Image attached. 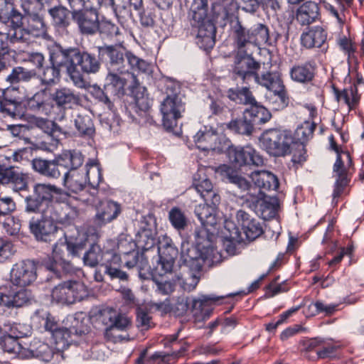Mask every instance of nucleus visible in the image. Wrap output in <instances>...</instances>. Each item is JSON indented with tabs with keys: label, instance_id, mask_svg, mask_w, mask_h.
<instances>
[{
	"label": "nucleus",
	"instance_id": "1",
	"mask_svg": "<svg viewBox=\"0 0 364 364\" xmlns=\"http://www.w3.org/2000/svg\"><path fill=\"white\" fill-rule=\"evenodd\" d=\"M61 193L62 190L55 185L38 183L33 186L32 193L24 199V212L41 215L39 218H32L29 221L30 231L38 241L50 242L55 239L58 228L48 213L53 209L54 196Z\"/></svg>",
	"mask_w": 364,
	"mask_h": 364
},
{
	"label": "nucleus",
	"instance_id": "2",
	"mask_svg": "<svg viewBox=\"0 0 364 364\" xmlns=\"http://www.w3.org/2000/svg\"><path fill=\"white\" fill-rule=\"evenodd\" d=\"M23 14L17 9L11 10L8 20L2 23H10L13 32L10 36L18 43H28L33 38H45L48 35V28L42 8L31 0H23L21 3Z\"/></svg>",
	"mask_w": 364,
	"mask_h": 364
},
{
	"label": "nucleus",
	"instance_id": "3",
	"mask_svg": "<svg viewBox=\"0 0 364 364\" xmlns=\"http://www.w3.org/2000/svg\"><path fill=\"white\" fill-rule=\"evenodd\" d=\"M59 56L62 57L61 64L65 65L70 79L78 88H85L87 85L82 73L96 74L101 68V62L95 54L78 48L61 49Z\"/></svg>",
	"mask_w": 364,
	"mask_h": 364
},
{
	"label": "nucleus",
	"instance_id": "4",
	"mask_svg": "<svg viewBox=\"0 0 364 364\" xmlns=\"http://www.w3.org/2000/svg\"><path fill=\"white\" fill-rule=\"evenodd\" d=\"M194 235L196 246L187 241L181 243V257L187 266L200 270L205 262H218V252L213 247V234H209L205 229H196Z\"/></svg>",
	"mask_w": 364,
	"mask_h": 364
},
{
	"label": "nucleus",
	"instance_id": "5",
	"mask_svg": "<svg viewBox=\"0 0 364 364\" xmlns=\"http://www.w3.org/2000/svg\"><path fill=\"white\" fill-rule=\"evenodd\" d=\"M98 57L103 58L107 56V68L108 71L125 72L128 66L134 70L146 73L150 70V65L132 53L126 51L125 48L117 45L97 47Z\"/></svg>",
	"mask_w": 364,
	"mask_h": 364
},
{
	"label": "nucleus",
	"instance_id": "6",
	"mask_svg": "<svg viewBox=\"0 0 364 364\" xmlns=\"http://www.w3.org/2000/svg\"><path fill=\"white\" fill-rule=\"evenodd\" d=\"M84 157L75 150H68L62 152L52 160L36 158L31 164L34 171L50 179H58L63 171L68 167L82 166Z\"/></svg>",
	"mask_w": 364,
	"mask_h": 364
},
{
	"label": "nucleus",
	"instance_id": "7",
	"mask_svg": "<svg viewBox=\"0 0 364 364\" xmlns=\"http://www.w3.org/2000/svg\"><path fill=\"white\" fill-rule=\"evenodd\" d=\"M83 170H78L81 166L68 167L64 173V186L73 193L83 191L87 181L92 187L93 192L102 181V177L100 168L95 164H87Z\"/></svg>",
	"mask_w": 364,
	"mask_h": 364
},
{
	"label": "nucleus",
	"instance_id": "8",
	"mask_svg": "<svg viewBox=\"0 0 364 364\" xmlns=\"http://www.w3.org/2000/svg\"><path fill=\"white\" fill-rule=\"evenodd\" d=\"M259 141L268 154L282 157L291 154L294 138L287 131L270 129L262 133Z\"/></svg>",
	"mask_w": 364,
	"mask_h": 364
},
{
	"label": "nucleus",
	"instance_id": "9",
	"mask_svg": "<svg viewBox=\"0 0 364 364\" xmlns=\"http://www.w3.org/2000/svg\"><path fill=\"white\" fill-rule=\"evenodd\" d=\"M98 319L106 326L105 337L114 343L129 338L117 334L116 331H126L132 325L131 320L112 307H103L99 311Z\"/></svg>",
	"mask_w": 364,
	"mask_h": 364
},
{
	"label": "nucleus",
	"instance_id": "10",
	"mask_svg": "<svg viewBox=\"0 0 364 364\" xmlns=\"http://www.w3.org/2000/svg\"><path fill=\"white\" fill-rule=\"evenodd\" d=\"M87 195L86 197L82 195L80 200L95 207L97 210L95 220L99 225L112 222L121 213V205L118 203L112 200L102 201L94 192Z\"/></svg>",
	"mask_w": 364,
	"mask_h": 364
},
{
	"label": "nucleus",
	"instance_id": "11",
	"mask_svg": "<svg viewBox=\"0 0 364 364\" xmlns=\"http://www.w3.org/2000/svg\"><path fill=\"white\" fill-rule=\"evenodd\" d=\"M260 64L255 60L252 55L247 51H237L235 57L232 68V77L235 80L240 79L242 83L247 84L254 78Z\"/></svg>",
	"mask_w": 364,
	"mask_h": 364
},
{
	"label": "nucleus",
	"instance_id": "12",
	"mask_svg": "<svg viewBox=\"0 0 364 364\" xmlns=\"http://www.w3.org/2000/svg\"><path fill=\"white\" fill-rule=\"evenodd\" d=\"M329 139L331 149L337 154L336 160L333 165V172L335 173V176L336 177L333 193V200H335L336 198L341 196L345 187L348 185V183L346 169L344 166L343 161L342 160L341 154H343L346 156L348 161V166L349 168L352 166L353 161L348 151H341V149L334 141L333 136H331Z\"/></svg>",
	"mask_w": 364,
	"mask_h": 364
},
{
	"label": "nucleus",
	"instance_id": "13",
	"mask_svg": "<svg viewBox=\"0 0 364 364\" xmlns=\"http://www.w3.org/2000/svg\"><path fill=\"white\" fill-rule=\"evenodd\" d=\"M37 277L36 263L33 260L26 259L12 266L9 280L15 286L26 287L33 284Z\"/></svg>",
	"mask_w": 364,
	"mask_h": 364
},
{
	"label": "nucleus",
	"instance_id": "14",
	"mask_svg": "<svg viewBox=\"0 0 364 364\" xmlns=\"http://www.w3.org/2000/svg\"><path fill=\"white\" fill-rule=\"evenodd\" d=\"M8 350L19 352V356L22 358H36L44 362L50 361L54 355L52 347L36 338L31 341L28 348L22 347L18 342L14 341L12 348Z\"/></svg>",
	"mask_w": 364,
	"mask_h": 364
},
{
	"label": "nucleus",
	"instance_id": "15",
	"mask_svg": "<svg viewBox=\"0 0 364 364\" xmlns=\"http://www.w3.org/2000/svg\"><path fill=\"white\" fill-rule=\"evenodd\" d=\"M185 110L186 103L182 97H166L160 105L164 127L168 130L173 129Z\"/></svg>",
	"mask_w": 364,
	"mask_h": 364
},
{
	"label": "nucleus",
	"instance_id": "16",
	"mask_svg": "<svg viewBox=\"0 0 364 364\" xmlns=\"http://www.w3.org/2000/svg\"><path fill=\"white\" fill-rule=\"evenodd\" d=\"M254 79L260 85L272 91L276 101H278V106L275 109H282L288 103L284 85L280 77L277 73L266 72L264 73L256 74Z\"/></svg>",
	"mask_w": 364,
	"mask_h": 364
},
{
	"label": "nucleus",
	"instance_id": "17",
	"mask_svg": "<svg viewBox=\"0 0 364 364\" xmlns=\"http://www.w3.org/2000/svg\"><path fill=\"white\" fill-rule=\"evenodd\" d=\"M63 251L57 244H55L51 255L48 256L42 261L43 267L59 279L74 272L73 264L63 258Z\"/></svg>",
	"mask_w": 364,
	"mask_h": 364
},
{
	"label": "nucleus",
	"instance_id": "18",
	"mask_svg": "<svg viewBox=\"0 0 364 364\" xmlns=\"http://www.w3.org/2000/svg\"><path fill=\"white\" fill-rule=\"evenodd\" d=\"M98 9L82 8L71 11L72 18L83 34L92 35L100 29Z\"/></svg>",
	"mask_w": 364,
	"mask_h": 364
},
{
	"label": "nucleus",
	"instance_id": "19",
	"mask_svg": "<svg viewBox=\"0 0 364 364\" xmlns=\"http://www.w3.org/2000/svg\"><path fill=\"white\" fill-rule=\"evenodd\" d=\"M228 156L230 161L235 166L244 165L262 166L264 164L263 157L252 146H230L228 149Z\"/></svg>",
	"mask_w": 364,
	"mask_h": 364
},
{
	"label": "nucleus",
	"instance_id": "20",
	"mask_svg": "<svg viewBox=\"0 0 364 364\" xmlns=\"http://www.w3.org/2000/svg\"><path fill=\"white\" fill-rule=\"evenodd\" d=\"M227 95L230 100L237 104L250 105L252 109H255L257 112L255 116L259 114L262 115L260 121L266 122L270 119V113L263 106L258 105L248 87H244L241 89L238 87L230 88L227 92Z\"/></svg>",
	"mask_w": 364,
	"mask_h": 364
},
{
	"label": "nucleus",
	"instance_id": "21",
	"mask_svg": "<svg viewBox=\"0 0 364 364\" xmlns=\"http://www.w3.org/2000/svg\"><path fill=\"white\" fill-rule=\"evenodd\" d=\"M245 197L247 201L251 200L250 207L262 219L267 220L274 218L277 215L279 208L277 198L266 196L263 198H259L249 193H247Z\"/></svg>",
	"mask_w": 364,
	"mask_h": 364
},
{
	"label": "nucleus",
	"instance_id": "22",
	"mask_svg": "<svg viewBox=\"0 0 364 364\" xmlns=\"http://www.w3.org/2000/svg\"><path fill=\"white\" fill-rule=\"evenodd\" d=\"M134 81L136 77L129 71H108L105 77V89L113 97H121L125 94V87L129 80Z\"/></svg>",
	"mask_w": 364,
	"mask_h": 364
},
{
	"label": "nucleus",
	"instance_id": "23",
	"mask_svg": "<svg viewBox=\"0 0 364 364\" xmlns=\"http://www.w3.org/2000/svg\"><path fill=\"white\" fill-rule=\"evenodd\" d=\"M32 297L31 291L24 288L17 291L0 289V314L4 313L7 308L23 306L28 304Z\"/></svg>",
	"mask_w": 364,
	"mask_h": 364
},
{
	"label": "nucleus",
	"instance_id": "24",
	"mask_svg": "<svg viewBox=\"0 0 364 364\" xmlns=\"http://www.w3.org/2000/svg\"><path fill=\"white\" fill-rule=\"evenodd\" d=\"M158 252L159 255L158 268L160 267L163 271L161 274L171 272L175 259L178 255V248L174 245L172 240L165 237L160 241Z\"/></svg>",
	"mask_w": 364,
	"mask_h": 364
},
{
	"label": "nucleus",
	"instance_id": "25",
	"mask_svg": "<svg viewBox=\"0 0 364 364\" xmlns=\"http://www.w3.org/2000/svg\"><path fill=\"white\" fill-rule=\"evenodd\" d=\"M327 32L319 26L311 27L301 35V45L307 49L321 48L323 53L328 50Z\"/></svg>",
	"mask_w": 364,
	"mask_h": 364
},
{
	"label": "nucleus",
	"instance_id": "26",
	"mask_svg": "<svg viewBox=\"0 0 364 364\" xmlns=\"http://www.w3.org/2000/svg\"><path fill=\"white\" fill-rule=\"evenodd\" d=\"M320 17V7L313 1L304 2L296 11V21L302 26H309L316 22Z\"/></svg>",
	"mask_w": 364,
	"mask_h": 364
},
{
	"label": "nucleus",
	"instance_id": "27",
	"mask_svg": "<svg viewBox=\"0 0 364 364\" xmlns=\"http://www.w3.org/2000/svg\"><path fill=\"white\" fill-rule=\"evenodd\" d=\"M67 250L72 257H79L85 249L87 239L84 234H80L74 228L72 230H67L64 233Z\"/></svg>",
	"mask_w": 364,
	"mask_h": 364
},
{
	"label": "nucleus",
	"instance_id": "28",
	"mask_svg": "<svg viewBox=\"0 0 364 364\" xmlns=\"http://www.w3.org/2000/svg\"><path fill=\"white\" fill-rule=\"evenodd\" d=\"M218 134L211 127H204L193 136V141L198 149L202 151L215 150Z\"/></svg>",
	"mask_w": 364,
	"mask_h": 364
},
{
	"label": "nucleus",
	"instance_id": "29",
	"mask_svg": "<svg viewBox=\"0 0 364 364\" xmlns=\"http://www.w3.org/2000/svg\"><path fill=\"white\" fill-rule=\"evenodd\" d=\"M316 74V67L313 63L306 62L294 65L289 71L291 79L296 82L306 84L312 82Z\"/></svg>",
	"mask_w": 364,
	"mask_h": 364
},
{
	"label": "nucleus",
	"instance_id": "30",
	"mask_svg": "<svg viewBox=\"0 0 364 364\" xmlns=\"http://www.w3.org/2000/svg\"><path fill=\"white\" fill-rule=\"evenodd\" d=\"M50 95L47 89H41L26 100V107L31 111L47 114L50 110Z\"/></svg>",
	"mask_w": 364,
	"mask_h": 364
},
{
	"label": "nucleus",
	"instance_id": "31",
	"mask_svg": "<svg viewBox=\"0 0 364 364\" xmlns=\"http://www.w3.org/2000/svg\"><path fill=\"white\" fill-rule=\"evenodd\" d=\"M50 98L55 105L60 108H71L73 105H77L80 102V97L72 90L67 87H61L55 90L50 95Z\"/></svg>",
	"mask_w": 364,
	"mask_h": 364
},
{
	"label": "nucleus",
	"instance_id": "32",
	"mask_svg": "<svg viewBox=\"0 0 364 364\" xmlns=\"http://www.w3.org/2000/svg\"><path fill=\"white\" fill-rule=\"evenodd\" d=\"M251 178L255 184L264 191H277L279 188V180L272 173L267 171L252 172Z\"/></svg>",
	"mask_w": 364,
	"mask_h": 364
},
{
	"label": "nucleus",
	"instance_id": "33",
	"mask_svg": "<svg viewBox=\"0 0 364 364\" xmlns=\"http://www.w3.org/2000/svg\"><path fill=\"white\" fill-rule=\"evenodd\" d=\"M215 208L209 205L200 204L195 208V214L201 223L203 227L200 229H205L210 233L209 228H213L218 223L215 215Z\"/></svg>",
	"mask_w": 364,
	"mask_h": 364
},
{
	"label": "nucleus",
	"instance_id": "34",
	"mask_svg": "<svg viewBox=\"0 0 364 364\" xmlns=\"http://www.w3.org/2000/svg\"><path fill=\"white\" fill-rule=\"evenodd\" d=\"M215 172L220 174L223 179H227L230 183L235 185L241 191H247L250 188V183L241 176H239L230 166L222 164L215 168Z\"/></svg>",
	"mask_w": 364,
	"mask_h": 364
},
{
	"label": "nucleus",
	"instance_id": "35",
	"mask_svg": "<svg viewBox=\"0 0 364 364\" xmlns=\"http://www.w3.org/2000/svg\"><path fill=\"white\" fill-rule=\"evenodd\" d=\"M236 23L233 26V31L235 36V43L238 51H247L246 48L253 44V37L251 29H246L242 26L238 18L236 17Z\"/></svg>",
	"mask_w": 364,
	"mask_h": 364
},
{
	"label": "nucleus",
	"instance_id": "36",
	"mask_svg": "<svg viewBox=\"0 0 364 364\" xmlns=\"http://www.w3.org/2000/svg\"><path fill=\"white\" fill-rule=\"evenodd\" d=\"M50 66L43 67V72L41 75V80L42 84L50 85L55 84L58 80L60 75V67L64 66L62 63V59L60 62L54 60L53 56H50Z\"/></svg>",
	"mask_w": 364,
	"mask_h": 364
},
{
	"label": "nucleus",
	"instance_id": "37",
	"mask_svg": "<svg viewBox=\"0 0 364 364\" xmlns=\"http://www.w3.org/2000/svg\"><path fill=\"white\" fill-rule=\"evenodd\" d=\"M208 16V1L193 0L189 11L192 25H199L206 19Z\"/></svg>",
	"mask_w": 364,
	"mask_h": 364
},
{
	"label": "nucleus",
	"instance_id": "38",
	"mask_svg": "<svg viewBox=\"0 0 364 364\" xmlns=\"http://www.w3.org/2000/svg\"><path fill=\"white\" fill-rule=\"evenodd\" d=\"M37 73L35 70H29L21 66H17L12 69L11 73L6 77V81L11 85L18 84L21 82H27L35 78Z\"/></svg>",
	"mask_w": 364,
	"mask_h": 364
},
{
	"label": "nucleus",
	"instance_id": "39",
	"mask_svg": "<svg viewBox=\"0 0 364 364\" xmlns=\"http://www.w3.org/2000/svg\"><path fill=\"white\" fill-rule=\"evenodd\" d=\"M27 174L22 173L21 171L15 169L14 167H9L7 173L6 174L5 184L11 183L15 189L18 191L24 190L28 186Z\"/></svg>",
	"mask_w": 364,
	"mask_h": 364
},
{
	"label": "nucleus",
	"instance_id": "40",
	"mask_svg": "<svg viewBox=\"0 0 364 364\" xmlns=\"http://www.w3.org/2000/svg\"><path fill=\"white\" fill-rule=\"evenodd\" d=\"M121 261L129 268L136 267L139 271L145 270L149 267L147 259L144 254H139L138 251L134 250L121 257Z\"/></svg>",
	"mask_w": 364,
	"mask_h": 364
},
{
	"label": "nucleus",
	"instance_id": "41",
	"mask_svg": "<svg viewBox=\"0 0 364 364\" xmlns=\"http://www.w3.org/2000/svg\"><path fill=\"white\" fill-rule=\"evenodd\" d=\"M200 281V277L191 272H184L174 276V282L184 291H193Z\"/></svg>",
	"mask_w": 364,
	"mask_h": 364
},
{
	"label": "nucleus",
	"instance_id": "42",
	"mask_svg": "<svg viewBox=\"0 0 364 364\" xmlns=\"http://www.w3.org/2000/svg\"><path fill=\"white\" fill-rule=\"evenodd\" d=\"M52 17L53 23L55 27L65 28L70 24L69 15L70 11L62 6H55L48 11Z\"/></svg>",
	"mask_w": 364,
	"mask_h": 364
},
{
	"label": "nucleus",
	"instance_id": "43",
	"mask_svg": "<svg viewBox=\"0 0 364 364\" xmlns=\"http://www.w3.org/2000/svg\"><path fill=\"white\" fill-rule=\"evenodd\" d=\"M91 95L99 102L102 103L109 110L114 111V99L111 92H107L105 87L102 89L97 85L91 86Z\"/></svg>",
	"mask_w": 364,
	"mask_h": 364
},
{
	"label": "nucleus",
	"instance_id": "44",
	"mask_svg": "<svg viewBox=\"0 0 364 364\" xmlns=\"http://www.w3.org/2000/svg\"><path fill=\"white\" fill-rule=\"evenodd\" d=\"M70 333V331L68 328L60 326L51 334L55 345V349L57 351H63L68 348Z\"/></svg>",
	"mask_w": 364,
	"mask_h": 364
},
{
	"label": "nucleus",
	"instance_id": "45",
	"mask_svg": "<svg viewBox=\"0 0 364 364\" xmlns=\"http://www.w3.org/2000/svg\"><path fill=\"white\" fill-rule=\"evenodd\" d=\"M121 261V257L117 255H114L111 262L105 265V272L107 274L111 279H119L121 281H127L128 274L119 269L118 263Z\"/></svg>",
	"mask_w": 364,
	"mask_h": 364
},
{
	"label": "nucleus",
	"instance_id": "46",
	"mask_svg": "<svg viewBox=\"0 0 364 364\" xmlns=\"http://www.w3.org/2000/svg\"><path fill=\"white\" fill-rule=\"evenodd\" d=\"M75 125L82 136H91L94 132V125L88 115L77 114L75 119Z\"/></svg>",
	"mask_w": 364,
	"mask_h": 364
},
{
	"label": "nucleus",
	"instance_id": "47",
	"mask_svg": "<svg viewBox=\"0 0 364 364\" xmlns=\"http://www.w3.org/2000/svg\"><path fill=\"white\" fill-rule=\"evenodd\" d=\"M168 219L172 226L178 231L185 230L188 225V218L179 208L174 207L170 210Z\"/></svg>",
	"mask_w": 364,
	"mask_h": 364
},
{
	"label": "nucleus",
	"instance_id": "48",
	"mask_svg": "<svg viewBox=\"0 0 364 364\" xmlns=\"http://www.w3.org/2000/svg\"><path fill=\"white\" fill-rule=\"evenodd\" d=\"M0 112L12 118L21 117L22 116L21 104L16 100H6L5 102H0Z\"/></svg>",
	"mask_w": 364,
	"mask_h": 364
},
{
	"label": "nucleus",
	"instance_id": "49",
	"mask_svg": "<svg viewBox=\"0 0 364 364\" xmlns=\"http://www.w3.org/2000/svg\"><path fill=\"white\" fill-rule=\"evenodd\" d=\"M193 186L200 197L204 196L205 192H209L213 189L210 181L204 176L203 170L202 169L198 170L194 175Z\"/></svg>",
	"mask_w": 364,
	"mask_h": 364
},
{
	"label": "nucleus",
	"instance_id": "50",
	"mask_svg": "<svg viewBox=\"0 0 364 364\" xmlns=\"http://www.w3.org/2000/svg\"><path fill=\"white\" fill-rule=\"evenodd\" d=\"M33 321L38 323L45 331L50 332L51 334L60 327L55 318L48 312L42 315L36 314L33 317Z\"/></svg>",
	"mask_w": 364,
	"mask_h": 364
},
{
	"label": "nucleus",
	"instance_id": "51",
	"mask_svg": "<svg viewBox=\"0 0 364 364\" xmlns=\"http://www.w3.org/2000/svg\"><path fill=\"white\" fill-rule=\"evenodd\" d=\"M71 304L81 301L87 296V289L83 283L78 281H68Z\"/></svg>",
	"mask_w": 364,
	"mask_h": 364
},
{
	"label": "nucleus",
	"instance_id": "52",
	"mask_svg": "<svg viewBox=\"0 0 364 364\" xmlns=\"http://www.w3.org/2000/svg\"><path fill=\"white\" fill-rule=\"evenodd\" d=\"M224 296H215L214 295H201L198 298H193L191 301V309L193 311L198 312L203 311L205 306L211 304L215 303Z\"/></svg>",
	"mask_w": 364,
	"mask_h": 364
},
{
	"label": "nucleus",
	"instance_id": "53",
	"mask_svg": "<svg viewBox=\"0 0 364 364\" xmlns=\"http://www.w3.org/2000/svg\"><path fill=\"white\" fill-rule=\"evenodd\" d=\"M102 252L100 247L97 244H92L90 249L85 252L83 261L85 265L95 267L102 259Z\"/></svg>",
	"mask_w": 364,
	"mask_h": 364
},
{
	"label": "nucleus",
	"instance_id": "54",
	"mask_svg": "<svg viewBox=\"0 0 364 364\" xmlns=\"http://www.w3.org/2000/svg\"><path fill=\"white\" fill-rule=\"evenodd\" d=\"M315 127V124L305 122L296 128L294 133L295 138L301 142L303 151L304 143L308 141L312 136Z\"/></svg>",
	"mask_w": 364,
	"mask_h": 364
},
{
	"label": "nucleus",
	"instance_id": "55",
	"mask_svg": "<svg viewBox=\"0 0 364 364\" xmlns=\"http://www.w3.org/2000/svg\"><path fill=\"white\" fill-rule=\"evenodd\" d=\"M228 127L235 133L245 135H250L253 130L252 124L246 119L232 120L228 124Z\"/></svg>",
	"mask_w": 364,
	"mask_h": 364
},
{
	"label": "nucleus",
	"instance_id": "56",
	"mask_svg": "<svg viewBox=\"0 0 364 364\" xmlns=\"http://www.w3.org/2000/svg\"><path fill=\"white\" fill-rule=\"evenodd\" d=\"M5 327L7 328L6 331L9 333V337L14 339L27 336L31 333L30 326L23 323H8L5 325Z\"/></svg>",
	"mask_w": 364,
	"mask_h": 364
},
{
	"label": "nucleus",
	"instance_id": "57",
	"mask_svg": "<svg viewBox=\"0 0 364 364\" xmlns=\"http://www.w3.org/2000/svg\"><path fill=\"white\" fill-rule=\"evenodd\" d=\"M69 291L70 289L68 285V282H64L53 288L51 296L53 299L57 302L71 304Z\"/></svg>",
	"mask_w": 364,
	"mask_h": 364
},
{
	"label": "nucleus",
	"instance_id": "58",
	"mask_svg": "<svg viewBox=\"0 0 364 364\" xmlns=\"http://www.w3.org/2000/svg\"><path fill=\"white\" fill-rule=\"evenodd\" d=\"M253 37V44H265L269 39V29L262 23H257L251 28Z\"/></svg>",
	"mask_w": 364,
	"mask_h": 364
},
{
	"label": "nucleus",
	"instance_id": "59",
	"mask_svg": "<svg viewBox=\"0 0 364 364\" xmlns=\"http://www.w3.org/2000/svg\"><path fill=\"white\" fill-rule=\"evenodd\" d=\"M242 229L246 238L250 241L255 240L263 233L261 224L255 219H252Z\"/></svg>",
	"mask_w": 364,
	"mask_h": 364
},
{
	"label": "nucleus",
	"instance_id": "60",
	"mask_svg": "<svg viewBox=\"0 0 364 364\" xmlns=\"http://www.w3.org/2000/svg\"><path fill=\"white\" fill-rule=\"evenodd\" d=\"M136 323L137 326L143 331H146L154 326L151 317L146 307H138L136 309Z\"/></svg>",
	"mask_w": 364,
	"mask_h": 364
},
{
	"label": "nucleus",
	"instance_id": "61",
	"mask_svg": "<svg viewBox=\"0 0 364 364\" xmlns=\"http://www.w3.org/2000/svg\"><path fill=\"white\" fill-rule=\"evenodd\" d=\"M225 238L232 242L240 243L243 240L242 234L236 225L231 220H226L224 225Z\"/></svg>",
	"mask_w": 364,
	"mask_h": 364
},
{
	"label": "nucleus",
	"instance_id": "62",
	"mask_svg": "<svg viewBox=\"0 0 364 364\" xmlns=\"http://www.w3.org/2000/svg\"><path fill=\"white\" fill-rule=\"evenodd\" d=\"M166 97H182L181 95V85L173 78L166 77L163 79Z\"/></svg>",
	"mask_w": 364,
	"mask_h": 364
},
{
	"label": "nucleus",
	"instance_id": "63",
	"mask_svg": "<svg viewBox=\"0 0 364 364\" xmlns=\"http://www.w3.org/2000/svg\"><path fill=\"white\" fill-rule=\"evenodd\" d=\"M136 243L134 242L132 238L125 235H120L118 239L117 249L120 257L129 254V252L135 250Z\"/></svg>",
	"mask_w": 364,
	"mask_h": 364
},
{
	"label": "nucleus",
	"instance_id": "64",
	"mask_svg": "<svg viewBox=\"0 0 364 364\" xmlns=\"http://www.w3.org/2000/svg\"><path fill=\"white\" fill-rule=\"evenodd\" d=\"M2 225L5 231L10 235H17L21 229V223L19 220L15 218L14 216H6Z\"/></svg>",
	"mask_w": 364,
	"mask_h": 364
}]
</instances>
